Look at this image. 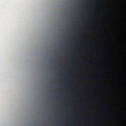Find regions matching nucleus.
<instances>
[{"label": "nucleus", "mask_w": 126, "mask_h": 126, "mask_svg": "<svg viewBox=\"0 0 126 126\" xmlns=\"http://www.w3.org/2000/svg\"><path fill=\"white\" fill-rule=\"evenodd\" d=\"M85 30H83L82 31V32H84V31H85Z\"/></svg>", "instance_id": "obj_1"}]
</instances>
